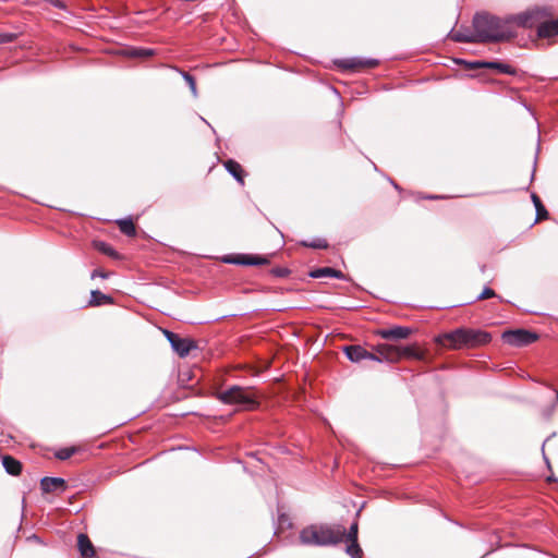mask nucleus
Masks as SVG:
<instances>
[{
    "mask_svg": "<svg viewBox=\"0 0 558 558\" xmlns=\"http://www.w3.org/2000/svg\"><path fill=\"white\" fill-rule=\"evenodd\" d=\"M101 277V278H107V274H105L102 270H99V269H95L92 274V277L95 278V277Z\"/></svg>",
    "mask_w": 558,
    "mask_h": 558,
    "instance_id": "obj_34",
    "label": "nucleus"
},
{
    "mask_svg": "<svg viewBox=\"0 0 558 558\" xmlns=\"http://www.w3.org/2000/svg\"><path fill=\"white\" fill-rule=\"evenodd\" d=\"M531 198H532L533 204H534L535 209H536V219H535V221L539 222L542 220L547 219L548 218V211L545 208V206L543 205V203H542L541 198L538 197V195L533 193L531 195Z\"/></svg>",
    "mask_w": 558,
    "mask_h": 558,
    "instance_id": "obj_19",
    "label": "nucleus"
},
{
    "mask_svg": "<svg viewBox=\"0 0 558 558\" xmlns=\"http://www.w3.org/2000/svg\"><path fill=\"white\" fill-rule=\"evenodd\" d=\"M183 77H184L185 82L187 83L192 94L194 96H196L197 95V88H196V81H195V78L191 74H189V73H183Z\"/></svg>",
    "mask_w": 558,
    "mask_h": 558,
    "instance_id": "obj_29",
    "label": "nucleus"
},
{
    "mask_svg": "<svg viewBox=\"0 0 558 558\" xmlns=\"http://www.w3.org/2000/svg\"><path fill=\"white\" fill-rule=\"evenodd\" d=\"M412 333V329L403 326H393L379 329L377 335L387 340L407 339Z\"/></svg>",
    "mask_w": 558,
    "mask_h": 558,
    "instance_id": "obj_12",
    "label": "nucleus"
},
{
    "mask_svg": "<svg viewBox=\"0 0 558 558\" xmlns=\"http://www.w3.org/2000/svg\"><path fill=\"white\" fill-rule=\"evenodd\" d=\"M270 367V361H266L265 363L262 364V366L259 367H255V366H250V371H252L253 375H258L260 374L262 372L268 369Z\"/></svg>",
    "mask_w": 558,
    "mask_h": 558,
    "instance_id": "obj_31",
    "label": "nucleus"
},
{
    "mask_svg": "<svg viewBox=\"0 0 558 558\" xmlns=\"http://www.w3.org/2000/svg\"><path fill=\"white\" fill-rule=\"evenodd\" d=\"M349 544L345 553L352 558H363V550L357 541H347Z\"/></svg>",
    "mask_w": 558,
    "mask_h": 558,
    "instance_id": "obj_23",
    "label": "nucleus"
},
{
    "mask_svg": "<svg viewBox=\"0 0 558 558\" xmlns=\"http://www.w3.org/2000/svg\"><path fill=\"white\" fill-rule=\"evenodd\" d=\"M496 292L490 288H485L482 293L478 295L477 300H486L490 298H495Z\"/></svg>",
    "mask_w": 558,
    "mask_h": 558,
    "instance_id": "obj_32",
    "label": "nucleus"
},
{
    "mask_svg": "<svg viewBox=\"0 0 558 558\" xmlns=\"http://www.w3.org/2000/svg\"><path fill=\"white\" fill-rule=\"evenodd\" d=\"M480 269H481V271H482V272H485V270H486V265H482V266L480 267Z\"/></svg>",
    "mask_w": 558,
    "mask_h": 558,
    "instance_id": "obj_36",
    "label": "nucleus"
},
{
    "mask_svg": "<svg viewBox=\"0 0 558 558\" xmlns=\"http://www.w3.org/2000/svg\"><path fill=\"white\" fill-rule=\"evenodd\" d=\"M16 34L14 33H0V45L12 43L16 39Z\"/></svg>",
    "mask_w": 558,
    "mask_h": 558,
    "instance_id": "obj_30",
    "label": "nucleus"
},
{
    "mask_svg": "<svg viewBox=\"0 0 558 558\" xmlns=\"http://www.w3.org/2000/svg\"><path fill=\"white\" fill-rule=\"evenodd\" d=\"M335 64L342 70L362 71L376 68L379 61L377 59L347 58L336 60Z\"/></svg>",
    "mask_w": 558,
    "mask_h": 558,
    "instance_id": "obj_9",
    "label": "nucleus"
},
{
    "mask_svg": "<svg viewBox=\"0 0 558 558\" xmlns=\"http://www.w3.org/2000/svg\"><path fill=\"white\" fill-rule=\"evenodd\" d=\"M272 272L278 277H284L288 275L289 271L284 268H277V269H274Z\"/></svg>",
    "mask_w": 558,
    "mask_h": 558,
    "instance_id": "obj_33",
    "label": "nucleus"
},
{
    "mask_svg": "<svg viewBox=\"0 0 558 558\" xmlns=\"http://www.w3.org/2000/svg\"><path fill=\"white\" fill-rule=\"evenodd\" d=\"M472 69H478V68H489V69H496L501 73L514 75L517 74V70L510 66L509 64L502 63V62H473L471 63Z\"/></svg>",
    "mask_w": 558,
    "mask_h": 558,
    "instance_id": "obj_15",
    "label": "nucleus"
},
{
    "mask_svg": "<svg viewBox=\"0 0 558 558\" xmlns=\"http://www.w3.org/2000/svg\"><path fill=\"white\" fill-rule=\"evenodd\" d=\"M2 465L10 475L16 476L22 472V463L12 456H3Z\"/></svg>",
    "mask_w": 558,
    "mask_h": 558,
    "instance_id": "obj_17",
    "label": "nucleus"
},
{
    "mask_svg": "<svg viewBox=\"0 0 558 558\" xmlns=\"http://www.w3.org/2000/svg\"><path fill=\"white\" fill-rule=\"evenodd\" d=\"M359 535V523L355 521L349 529V531H345V541H357Z\"/></svg>",
    "mask_w": 558,
    "mask_h": 558,
    "instance_id": "obj_28",
    "label": "nucleus"
},
{
    "mask_svg": "<svg viewBox=\"0 0 558 558\" xmlns=\"http://www.w3.org/2000/svg\"><path fill=\"white\" fill-rule=\"evenodd\" d=\"M153 54V51L149 49H136L132 48L128 50V56L131 58H147Z\"/></svg>",
    "mask_w": 558,
    "mask_h": 558,
    "instance_id": "obj_26",
    "label": "nucleus"
},
{
    "mask_svg": "<svg viewBox=\"0 0 558 558\" xmlns=\"http://www.w3.org/2000/svg\"><path fill=\"white\" fill-rule=\"evenodd\" d=\"M515 24L522 27H536L537 37L555 43L558 36V19H554V12L549 8H535L515 15Z\"/></svg>",
    "mask_w": 558,
    "mask_h": 558,
    "instance_id": "obj_2",
    "label": "nucleus"
},
{
    "mask_svg": "<svg viewBox=\"0 0 558 558\" xmlns=\"http://www.w3.org/2000/svg\"><path fill=\"white\" fill-rule=\"evenodd\" d=\"M93 246L100 253L107 255V256H110L112 258H118L119 257V254L117 251H114V248L109 245L108 243L104 242V241H94L93 242Z\"/></svg>",
    "mask_w": 558,
    "mask_h": 558,
    "instance_id": "obj_22",
    "label": "nucleus"
},
{
    "mask_svg": "<svg viewBox=\"0 0 558 558\" xmlns=\"http://www.w3.org/2000/svg\"><path fill=\"white\" fill-rule=\"evenodd\" d=\"M451 39L457 43H478L475 33L468 35L462 32L451 34Z\"/></svg>",
    "mask_w": 558,
    "mask_h": 558,
    "instance_id": "obj_24",
    "label": "nucleus"
},
{
    "mask_svg": "<svg viewBox=\"0 0 558 558\" xmlns=\"http://www.w3.org/2000/svg\"><path fill=\"white\" fill-rule=\"evenodd\" d=\"M300 244L305 247L319 250H326L329 246L328 242L325 239L320 238L314 239L312 241H302Z\"/></svg>",
    "mask_w": 558,
    "mask_h": 558,
    "instance_id": "obj_25",
    "label": "nucleus"
},
{
    "mask_svg": "<svg viewBox=\"0 0 558 558\" xmlns=\"http://www.w3.org/2000/svg\"><path fill=\"white\" fill-rule=\"evenodd\" d=\"M77 451L76 447L62 448L56 452V457L59 460H66L71 458Z\"/></svg>",
    "mask_w": 558,
    "mask_h": 558,
    "instance_id": "obj_27",
    "label": "nucleus"
},
{
    "mask_svg": "<svg viewBox=\"0 0 558 558\" xmlns=\"http://www.w3.org/2000/svg\"><path fill=\"white\" fill-rule=\"evenodd\" d=\"M506 343L513 347H523L535 342L538 336L525 329L507 330L502 333Z\"/></svg>",
    "mask_w": 558,
    "mask_h": 558,
    "instance_id": "obj_7",
    "label": "nucleus"
},
{
    "mask_svg": "<svg viewBox=\"0 0 558 558\" xmlns=\"http://www.w3.org/2000/svg\"><path fill=\"white\" fill-rule=\"evenodd\" d=\"M558 402V391L556 392V403Z\"/></svg>",
    "mask_w": 558,
    "mask_h": 558,
    "instance_id": "obj_37",
    "label": "nucleus"
},
{
    "mask_svg": "<svg viewBox=\"0 0 558 558\" xmlns=\"http://www.w3.org/2000/svg\"><path fill=\"white\" fill-rule=\"evenodd\" d=\"M112 303V299L98 290H94L90 293V300L88 302L89 306H98L101 304H110Z\"/></svg>",
    "mask_w": 558,
    "mask_h": 558,
    "instance_id": "obj_20",
    "label": "nucleus"
},
{
    "mask_svg": "<svg viewBox=\"0 0 558 558\" xmlns=\"http://www.w3.org/2000/svg\"><path fill=\"white\" fill-rule=\"evenodd\" d=\"M223 260L229 264H238V265H246V266H257V265L269 264V259L267 257L258 256V255H245V254L228 256Z\"/></svg>",
    "mask_w": 558,
    "mask_h": 558,
    "instance_id": "obj_11",
    "label": "nucleus"
},
{
    "mask_svg": "<svg viewBox=\"0 0 558 558\" xmlns=\"http://www.w3.org/2000/svg\"><path fill=\"white\" fill-rule=\"evenodd\" d=\"M168 341L171 343L172 349L181 356L185 357L190 352L196 348L195 341L187 338H180L177 333L163 330Z\"/></svg>",
    "mask_w": 558,
    "mask_h": 558,
    "instance_id": "obj_10",
    "label": "nucleus"
},
{
    "mask_svg": "<svg viewBox=\"0 0 558 558\" xmlns=\"http://www.w3.org/2000/svg\"><path fill=\"white\" fill-rule=\"evenodd\" d=\"M223 166L241 185L244 184L245 171L238 161L233 159H228L227 161L223 162Z\"/></svg>",
    "mask_w": 558,
    "mask_h": 558,
    "instance_id": "obj_16",
    "label": "nucleus"
},
{
    "mask_svg": "<svg viewBox=\"0 0 558 558\" xmlns=\"http://www.w3.org/2000/svg\"><path fill=\"white\" fill-rule=\"evenodd\" d=\"M262 395L254 387L232 386L218 393V399L226 404H239L245 410H256Z\"/></svg>",
    "mask_w": 558,
    "mask_h": 558,
    "instance_id": "obj_5",
    "label": "nucleus"
},
{
    "mask_svg": "<svg viewBox=\"0 0 558 558\" xmlns=\"http://www.w3.org/2000/svg\"><path fill=\"white\" fill-rule=\"evenodd\" d=\"M120 231L128 236H135L136 228L132 219H121L117 221Z\"/></svg>",
    "mask_w": 558,
    "mask_h": 558,
    "instance_id": "obj_21",
    "label": "nucleus"
},
{
    "mask_svg": "<svg viewBox=\"0 0 558 558\" xmlns=\"http://www.w3.org/2000/svg\"><path fill=\"white\" fill-rule=\"evenodd\" d=\"M343 352L345 356L354 363H359L363 360H372L377 362H383L384 360H380L381 355L377 352V347L375 348V352H369L366 349H364L362 345L359 344H352V345H345L343 348Z\"/></svg>",
    "mask_w": 558,
    "mask_h": 558,
    "instance_id": "obj_8",
    "label": "nucleus"
},
{
    "mask_svg": "<svg viewBox=\"0 0 558 558\" xmlns=\"http://www.w3.org/2000/svg\"><path fill=\"white\" fill-rule=\"evenodd\" d=\"M377 352L381 355L380 360L390 363L398 362L401 357L423 359V352L416 345L397 347L392 344H378Z\"/></svg>",
    "mask_w": 558,
    "mask_h": 558,
    "instance_id": "obj_6",
    "label": "nucleus"
},
{
    "mask_svg": "<svg viewBox=\"0 0 558 558\" xmlns=\"http://www.w3.org/2000/svg\"><path fill=\"white\" fill-rule=\"evenodd\" d=\"M77 548L83 558H93L96 555V550L92 541L84 533H80L77 535Z\"/></svg>",
    "mask_w": 558,
    "mask_h": 558,
    "instance_id": "obj_14",
    "label": "nucleus"
},
{
    "mask_svg": "<svg viewBox=\"0 0 558 558\" xmlns=\"http://www.w3.org/2000/svg\"><path fill=\"white\" fill-rule=\"evenodd\" d=\"M427 198H428V199H438V198H440V197H439V196H434V195H433V196H427Z\"/></svg>",
    "mask_w": 558,
    "mask_h": 558,
    "instance_id": "obj_35",
    "label": "nucleus"
},
{
    "mask_svg": "<svg viewBox=\"0 0 558 558\" xmlns=\"http://www.w3.org/2000/svg\"><path fill=\"white\" fill-rule=\"evenodd\" d=\"M490 333L472 328H458L437 338V342L451 350L475 349L489 343Z\"/></svg>",
    "mask_w": 558,
    "mask_h": 558,
    "instance_id": "obj_4",
    "label": "nucleus"
},
{
    "mask_svg": "<svg viewBox=\"0 0 558 558\" xmlns=\"http://www.w3.org/2000/svg\"><path fill=\"white\" fill-rule=\"evenodd\" d=\"M40 488L44 493L63 492L66 488V483L60 477H44L40 481Z\"/></svg>",
    "mask_w": 558,
    "mask_h": 558,
    "instance_id": "obj_13",
    "label": "nucleus"
},
{
    "mask_svg": "<svg viewBox=\"0 0 558 558\" xmlns=\"http://www.w3.org/2000/svg\"><path fill=\"white\" fill-rule=\"evenodd\" d=\"M344 536L345 527L341 524H311L300 532L299 539L306 546H335Z\"/></svg>",
    "mask_w": 558,
    "mask_h": 558,
    "instance_id": "obj_3",
    "label": "nucleus"
},
{
    "mask_svg": "<svg viewBox=\"0 0 558 558\" xmlns=\"http://www.w3.org/2000/svg\"><path fill=\"white\" fill-rule=\"evenodd\" d=\"M310 276L313 278H323V277H335L338 279L344 278V275L342 271L330 268V267H323L315 269L310 272Z\"/></svg>",
    "mask_w": 558,
    "mask_h": 558,
    "instance_id": "obj_18",
    "label": "nucleus"
},
{
    "mask_svg": "<svg viewBox=\"0 0 558 558\" xmlns=\"http://www.w3.org/2000/svg\"><path fill=\"white\" fill-rule=\"evenodd\" d=\"M514 16L506 20L488 13H477L473 19L474 33L478 43L508 41L514 37L510 24L515 23Z\"/></svg>",
    "mask_w": 558,
    "mask_h": 558,
    "instance_id": "obj_1",
    "label": "nucleus"
}]
</instances>
